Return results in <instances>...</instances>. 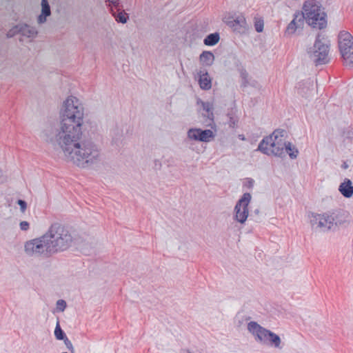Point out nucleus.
<instances>
[{"label":"nucleus","instance_id":"nucleus-9","mask_svg":"<svg viewBox=\"0 0 353 353\" xmlns=\"http://www.w3.org/2000/svg\"><path fill=\"white\" fill-rule=\"evenodd\" d=\"M251 199V194L248 192H245L236 202L234 209V219L236 221L244 223L247 220L249 216L248 205Z\"/></svg>","mask_w":353,"mask_h":353},{"label":"nucleus","instance_id":"nucleus-26","mask_svg":"<svg viewBox=\"0 0 353 353\" xmlns=\"http://www.w3.org/2000/svg\"><path fill=\"white\" fill-rule=\"evenodd\" d=\"M305 14H304L303 10L301 13H296L294 14V19H297L296 22L297 25L300 27L303 26L304 21H306Z\"/></svg>","mask_w":353,"mask_h":353},{"label":"nucleus","instance_id":"nucleus-7","mask_svg":"<svg viewBox=\"0 0 353 353\" xmlns=\"http://www.w3.org/2000/svg\"><path fill=\"white\" fill-rule=\"evenodd\" d=\"M200 105H201L203 110L205 112L202 114L205 120L203 121V125L205 127H210V130H201L200 129V141L209 142L214 137L216 132V125L214 120L213 113V104L210 102H203L200 100Z\"/></svg>","mask_w":353,"mask_h":353},{"label":"nucleus","instance_id":"nucleus-21","mask_svg":"<svg viewBox=\"0 0 353 353\" xmlns=\"http://www.w3.org/2000/svg\"><path fill=\"white\" fill-rule=\"evenodd\" d=\"M214 60V56L210 51H203L200 54V61L205 63L206 65H211Z\"/></svg>","mask_w":353,"mask_h":353},{"label":"nucleus","instance_id":"nucleus-14","mask_svg":"<svg viewBox=\"0 0 353 353\" xmlns=\"http://www.w3.org/2000/svg\"><path fill=\"white\" fill-rule=\"evenodd\" d=\"M199 141V129L191 128L188 131V137L185 139V143L188 145L190 149L192 150H197V145L192 143V141Z\"/></svg>","mask_w":353,"mask_h":353},{"label":"nucleus","instance_id":"nucleus-34","mask_svg":"<svg viewBox=\"0 0 353 353\" xmlns=\"http://www.w3.org/2000/svg\"><path fill=\"white\" fill-rule=\"evenodd\" d=\"M19 227L22 231H28L30 229V223L26 221H23L20 222Z\"/></svg>","mask_w":353,"mask_h":353},{"label":"nucleus","instance_id":"nucleus-32","mask_svg":"<svg viewBox=\"0 0 353 353\" xmlns=\"http://www.w3.org/2000/svg\"><path fill=\"white\" fill-rule=\"evenodd\" d=\"M241 77L242 79V84L241 85L243 87H246L248 84V73L245 70H242L241 72Z\"/></svg>","mask_w":353,"mask_h":353},{"label":"nucleus","instance_id":"nucleus-28","mask_svg":"<svg viewBox=\"0 0 353 353\" xmlns=\"http://www.w3.org/2000/svg\"><path fill=\"white\" fill-rule=\"evenodd\" d=\"M260 210L259 209L254 210L253 212L250 214V219H253L256 222H261V217L260 216Z\"/></svg>","mask_w":353,"mask_h":353},{"label":"nucleus","instance_id":"nucleus-22","mask_svg":"<svg viewBox=\"0 0 353 353\" xmlns=\"http://www.w3.org/2000/svg\"><path fill=\"white\" fill-rule=\"evenodd\" d=\"M284 152L285 153H288L292 159H296L299 154V150L293 146L291 143L285 141L284 145Z\"/></svg>","mask_w":353,"mask_h":353},{"label":"nucleus","instance_id":"nucleus-20","mask_svg":"<svg viewBox=\"0 0 353 353\" xmlns=\"http://www.w3.org/2000/svg\"><path fill=\"white\" fill-rule=\"evenodd\" d=\"M220 39L219 32H214L208 34L203 40V43L208 46H213L216 45Z\"/></svg>","mask_w":353,"mask_h":353},{"label":"nucleus","instance_id":"nucleus-4","mask_svg":"<svg viewBox=\"0 0 353 353\" xmlns=\"http://www.w3.org/2000/svg\"><path fill=\"white\" fill-rule=\"evenodd\" d=\"M306 17V23L314 28L321 30L327 26V14L320 2L307 0L303 6Z\"/></svg>","mask_w":353,"mask_h":353},{"label":"nucleus","instance_id":"nucleus-36","mask_svg":"<svg viewBox=\"0 0 353 353\" xmlns=\"http://www.w3.org/2000/svg\"><path fill=\"white\" fill-rule=\"evenodd\" d=\"M17 203L20 206L21 211L22 212H25V210H26V208H27L26 202L23 200L19 199L17 201Z\"/></svg>","mask_w":353,"mask_h":353},{"label":"nucleus","instance_id":"nucleus-3","mask_svg":"<svg viewBox=\"0 0 353 353\" xmlns=\"http://www.w3.org/2000/svg\"><path fill=\"white\" fill-rule=\"evenodd\" d=\"M285 131L277 129L268 137H264L258 145L257 150L262 153L270 155L273 154L276 157H285L284 145L285 141L283 139Z\"/></svg>","mask_w":353,"mask_h":353},{"label":"nucleus","instance_id":"nucleus-25","mask_svg":"<svg viewBox=\"0 0 353 353\" xmlns=\"http://www.w3.org/2000/svg\"><path fill=\"white\" fill-rule=\"evenodd\" d=\"M54 336L58 340H63L65 338L67 337L65 332L61 328L59 321H57L54 330Z\"/></svg>","mask_w":353,"mask_h":353},{"label":"nucleus","instance_id":"nucleus-24","mask_svg":"<svg viewBox=\"0 0 353 353\" xmlns=\"http://www.w3.org/2000/svg\"><path fill=\"white\" fill-rule=\"evenodd\" d=\"M111 12L117 22L121 23H125L127 22L128 17L123 10H121L118 11V13H116L113 11L112 8H111Z\"/></svg>","mask_w":353,"mask_h":353},{"label":"nucleus","instance_id":"nucleus-12","mask_svg":"<svg viewBox=\"0 0 353 353\" xmlns=\"http://www.w3.org/2000/svg\"><path fill=\"white\" fill-rule=\"evenodd\" d=\"M17 32H19L21 34L28 37H34L37 34V30L35 28L25 24L14 27L7 33V37H12Z\"/></svg>","mask_w":353,"mask_h":353},{"label":"nucleus","instance_id":"nucleus-5","mask_svg":"<svg viewBox=\"0 0 353 353\" xmlns=\"http://www.w3.org/2000/svg\"><path fill=\"white\" fill-rule=\"evenodd\" d=\"M330 41L321 33L316 35L314 46L308 51L310 59L315 65L326 64L330 61Z\"/></svg>","mask_w":353,"mask_h":353},{"label":"nucleus","instance_id":"nucleus-31","mask_svg":"<svg viewBox=\"0 0 353 353\" xmlns=\"http://www.w3.org/2000/svg\"><path fill=\"white\" fill-rule=\"evenodd\" d=\"M264 23L263 19L256 20L254 22V28L257 32H261L263 30Z\"/></svg>","mask_w":353,"mask_h":353},{"label":"nucleus","instance_id":"nucleus-8","mask_svg":"<svg viewBox=\"0 0 353 353\" xmlns=\"http://www.w3.org/2000/svg\"><path fill=\"white\" fill-rule=\"evenodd\" d=\"M339 48L340 53L347 66L353 68V37L346 31L339 34Z\"/></svg>","mask_w":353,"mask_h":353},{"label":"nucleus","instance_id":"nucleus-2","mask_svg":"<svg viewBox=\"0 0 353 353\" xmlns=\"http://www.w3.org/2000/svg\"><path fill=\"white\" fill-rule=\"evenodd\" d=\"M44 234L52 255L68 250L75 241L72 232L59 223H52Z\"/></svg>","mask_w":353,"mask_h":353},{"label":"nucleus","instance_id":"nucleus-38","mask_svg":"<svg viewBox=\"0 0 353 353\" xmlns=\"http://www.w3.org/2000/svg\"><path fill=\"white\" fill-rule=\"evenodd\" d=\"M342 167L345 169L347 168V165L345 163H344Z\"/></svg>","mask_w":353,"mask_h":353},{"label":"nucleus","instance_id":"nucleus-27","mask_svg":"<svg viewBox=\"0 0 353 353\" xmlns=\"http://www.w3.org/2000/svg\"><path fill=\"white\" fill-rule=\"evenodd\" d=\"M297 19H293L292 21L288 24L287 27V31L289 33H294L295 30L299 28L296 22Z\"/></svg>","mask_w":353,"mask_h":353},{"label":"nucleus","instance_id":"nucleus-23","mask_svg":"<svg viewBox=\"0 0 353 353\" xmlns=\"http://www.w3.org/2000/svg\"><path fill=\"white\" fill-rule=\"evenodd\" d=\"M332 216L334 219L333 225L337 226L342 225L345 221V219L343 218V213L341 211H335L331 212Z\"/></svg>","mask_w":353,"mask_h":353},{"label":"nucleus","instance_id":"nucleus-33","mask_svg":"<svg viewBox=\"0 0 353 353\" xmlns=\"http://www.w3.org/2000/svg\"><path fill=\"white\" fill-rule=\"evenodd\" d=\"M228 117L229 118V120L228 121L229 126L232 128H235L237 123V120L230 113L228 114Z\"/></svg>","mask_w":353,"mask_h":353},{"label":"nucleus","instance_id":"nucleus-1","mask_svg":"<svg viewBox=\"0 0 353 353\" xmlns=\"http://www.w3.org/2000/svg\"><path fill=\"white\" fill-rule=\"evenodd\" d=\"M84 107L74 96H69L63 103L59 112V127L46 129V141L58 145L68 161L85 168L98 164L101 160L100 147L91 140L81 141L83 135Z\"/></svg>","mask_w":353,"mask_h":353},{"label":"nucleus","instance_id":"nucleus-13","mask_svg":"<svg viewBox=\"0 0 353 353\" xmlns=\"http://www.w3.org/2000/svg\"><path fill=\"white\" fill-rule=\"evenodd\" d=\"M111 143L117 147L122 144L123 139V130L121 128L116 126L110 131Z\"/></svg>","mask_w":353,"mask_h":353},{"label":"nucleus","instance_id":"nucleus-19","mask_svg":"<svg viewBox=\"0 0 353 353\" xmlns=\"http://www.w3.org/2000/svg\"><path fill=\"white\" fill-rule=\"evenodd\" d=\"M268 335L270 337L265 345L273 347L274 348L282 349L283 347L281 345V339L280 336L272 331L268 334Z\"/></svg>","mask_w":353,"mask_h":353},{"label":"nucleus","instance_id":"nucleus-29","mask_svg":"<svg viewBox=\"0 0 353 353\" xmlns=\"http://www.w3.org/2000/svg\"><path fill=\"white\" fill-rule=\"evenodd\" d=\"M107 1L108 2V6H114L117 11L121 10L123 7L119 0H108Z\"/></svg>","mask_w":353,"mask_h":353},{"label":"nucleus","instance_id":"nucleus-10","mask_svg":"<svg viewBox=\"0 0 353 353\" xmlns=\"http://www.w3.org/2000/svg\"><path fill=\"white\" fill-rule=\"evenodd\" d=\"M333 221L334 219L330 212L322 214L312 213L310 223L313 228H320L323 231H327L334 227Z\"/></svg>","mask_w":353,"mask_h":353},{"label":"nucleus","instance_id":"nucleus-30","mask_svg":"<svg viewBox=\"0 0 353 353\" xmlns=\"http://www.w3.org/2000/svg\"><path fill=\"white\" fill-rule=\"evenodd\" d=\"M57 310L59 312H63L67 306L66 302L63 299L57 301Z\"/></svg>","mask_w":353,"mask_h":353},{"label":"nucleus","instance_id":"nucleus-15","mask_svg":"<svg viewBox=\"0 0 353 353\" xmlns=\"http://www.w3.org/2000/svg\"><path fill=\"white\" fill-rule=\"evenodd\" d=\"M228 26L234 29V31L241 32L245 28L246 20L243 15L237 16L232 21H229Z\"/></svg>","mask_w":353,"mask_h":353},{"label":"nucleus","instance_id":"nucleus-11","mask_svg":"<svg viewBox=\"0 0 353 353\" xmlns=\"http://www.w3.org/2000/svg\"><path fill=\"white\" fill-rule=\"evenodd\" d=\"M248 330L253 335L256 342L266 345L270 337L268 334L271 332L270 330L262 327L255 321H250L248 324Z\"/></svg>","mask_w":353,"mask_h":353},{"label":"nucleus","instance_id":"nucleus-17","mask_svg":"<svg viewBox=\"0 0 353 353\" xmlns=\"http://www.w3.org/2000/svg\"><path fill=\"white\" fill-rule=\"evenodd\" d=\"M212 88V78L206 71L200 70V89L208 90Z\"/></svg>","mask_w":353,"mask_h":353},{"label":"nucleus","instance_id":"nucleus-37","mask_svg":"<svg viewBox=\"0 0 353 353\" xmlns=\"http://www.w3.org/2000/svg\"><path fill=\"white\" fill-rule=\"evenodd\" d=\"M254 181L251 178H248L246 183L244 184L249 189H252L254 186Z\"/></svg>","mask_w":353,"mask_h":353},{"label":"nucleus","instance_id":"nucleus-18","mask_svg":"<svg viewBox=\"0 0 353 353\" xmlns=\"http://www.w3.org/2000/svg\"><path fill=\"white\" fill-rule=\"evenodd\" d=\"M51 14L50 7L47 0L41 1V13L38 17V23H43L46 21V17Z\"/></svg>","mask_w":353,"mask_h":353},{"label":"nucleus","instance_id":"nucleus-6","mask_svg":"<svg viewBox=\"0 0 353 353\" xmlns=\"http://www.w3.org/2000/svg\"><path fill=\"white\" fill-rule=\"evenodd\" d=\"M25 254L33 258H48L52 255L45 234L24 243Z\"/></svg>","mask_w":353,"mask_h":353},{"label":"nucleus","instance_id":"nucleus-39","mask_svg":"<svg viewBox=\"0 0 353 353\" xmlns=\"http://www.w3.org/2000/svg\"><path fill=\"white\" fill-rule=\"evenodd\" d=\"M62 353H68V352H62Z\"/></svg>","mask_w":353,"mask_h":353},{"label":"nucleus","instance_id":"nucleus-35","mask_svg":"<svg viewBox=\"0 0 353 353\" xmlns=\"http://www.w3.org/2000/svg\"><path fill=\"white\" fill-rule=\"evenodd\" d=\"M63 341H64V343L66 346V347L71 352H74V347H73V345H72V342L68 339V337L65 338L63 339Z\"/></svg>","mask_w":353,"mask_h":353},{"label":"nucleus","instance_id":"nucleus-16","mask_svg":"<svg viewBox=\"0 0 353 353\" xmlns=\"http://www.w3.org/2000/svg\"><path fill=\"white\" fill-rule=\"evenodd\" d=\"M339 190L343 196L350 198L353 195V185L352 181L348 179H345L339 185Z\"/></svg>","mask_w":353,"mask_h":353}]
</instances>
